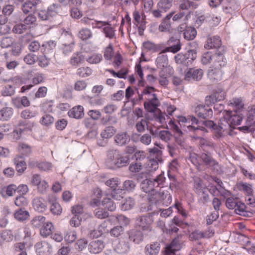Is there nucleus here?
I'll return each mask as SVG.
<instances>
[{
    "mask_svg": "<svg viewBox=\"0 0 255 255\" xmlns=\"http://www.w3.org/2000/svg\"><path fill=\"white\" fill-rule=\"evenodd\" d=\"M167 44L169 46L162 50V52H171L175 53L179 51L181 49V44L179 39L171 37L167 41Z\"/></svg>",
    "mask_w": 255,
    "mask_h": 255,
    "instance_id": "f8f14e48",
    "label": "nucleus"
},
{
    "mask_svg": "<svg viewBox=\"0 0 255 255\" xmlns=\"http://www.w3.org/2000/svg\"><path fill=\"white\" fill-rule=\"evenodd\" d=\"M17 186L14 184H10L2 189V195L4 197L12 196L16 192Z\"/></svg>",
    "mask_w": 255,
    "mask_h": 255,
    "instance_id": "37998d69",
    "label": "nucleus"
},
{
    "mask_svg": "<svg viewBox=\"0 0 255 255\" xmlns=\"http://www.w3.org/2000/svg\"><path fill=\"white\" fill-rule=\"evenodd\" d=\"M129 246L125 242H119L115 247L114 250L121 255L127 253L129 250Z\"/></svg>",
    "mask_w": 255,
    "mask_h": 255,
    "instance_id": "4c0bfd02",
    "label": "nucleus"
},
{
    "mask_svg": "<svg viewBox=\"0 0 255 255\" xmlns=\"http://www.w3.org/2000/svg\"><path fill=\"white\" fill-rule=\"evenodd\" d=\"M152 135L149 133H144L140 136L139 141L143 145H149L152 141Z\"/></svg>",
    "mask_w": 255,
    "mask_h": 255,
    "instance_id": "0e129e2a",
    "label": "nucleus"
},
{
    "mask_svg": "<svg viewBox=\"0 0 255 255\" xmlns=\"http://www.w3.org/2000/svg\"><path fill=\"white\" fill-rule=\"evenodd\" d=\"M238 200L237 198L233 197H228L226 199V206L229 209H234L236 208Z\"/></svg>",
    "mask_w": 255,
    "mask_h": 255,
    "instance_id": "338daca9",
    "label": "nucleus"
},
{
    "mask_svg": "<svg viewBox=\"0 0 255 255\" xmlns=\"http://www.w3.org/2000/svg\"><path fill=\"white\" fill-rule=\"evenodd\" d=\"M105 247L104 242L99 240L92 241L89 245V250L93 254H98L101 252Z\"/></svg>",
    "mask_w": 255,
    "mask_h": 255,
    "instance_id": "5701e85b",
    "label": "nucleus"
},
{
    "mask_svg": "<svg viewBox=\"0 0 255 255\" xmlns=\"http://www.w3.org/2000/svg\"><path fill=\"white\" fill-rule=\"evenodd\" d=\"M14 163L16 166V170L17 172L21 174L26 169V164L22 157L19 156L14 159Z\"/></svg>",
    "mask_w": 255,
    "mask_h": 255,
    "instance_id": "2f4dec72",
    "label": "nucleus"
},
{
    "mask_svg": "<svg viewBox=\"0 0 255 255\" xmlns=\"http://www.w3.org/2000/svg\"><path fill=\"white\" fill-rule=\"evenodd\" d=\"M181 248V246L179 238H175L165 248L163 255H175V252L180 250Z\"/></svg>",
    "mask_w": 255,
    "mask_h": 255,
    "instance_id": "4468645a",
    "label": "nucleus"
},
{
    "mask_svg": "<svg viewBox=\"0 0 255 255\" xmlns=\"http://www.w3.org/2000/svg\"><path fill=\"white\" fill-rule=\"evenodd\" d=\"M172 1L173 0H160L157 3V6L165 12L171 7Z\"/></svg>",
    "mask_w": 255,
    "mask_h": 255,
    "instance_id": "de8ad7c7",
    "label": "nucleus"
},
{
    "mask_svg": "<svg viewBox=\"0 0 255 255\" xmlns=\"http://www.w3.org/2000/svg\"><path fill=\"white\" fill-rule=\"evenodd\" d=\"M68 115L71 118L76 119H81L84 116V108L80 105L75 106L68 112Z\"/></svg>",
    "mask_w": 255,
    "mask_h": 255,
    "instance_id": "b1692460",
    "label": "nucleus"
},
{
    "mask_svg": "<svg viewBox=\"0 0 255 255\" xmlns=\"http://www.w3.org/2000/svg\"><path fill=\"white\" fill-rule=\"evenodd\" d=\"M197 35V31L194 27L189 26L187 27L184 30V36L185 39L188 40L194 39Z\"/></svg>",
    "mask_w": 255,
    "mask_h": 255,
    "instance_id": "79ce46f5",
    "label": "nucleus"
},
{
    "mask_svg": "<svg viewBox=\"0 0 255 255\" xmlns=\"http://www.w3.org/2000/svg\"><path fill=\"white\" fill-rule=\"evenodd\" d=\"M160 205L168 206L172 201L171 195L167 191H160Z\"/></svg>",
    "mask_w": 255,
    "mask_h": 255,
    "instance_id": "ea45409f",
    "label": "nucleus"
},
{
    "mask_svg": "<svg viewBox=\"0 0 255 255\" xmlns=\"http://www.w3.org/2000/svg\"><path fill=\"white\" fill-rule=\"evenodd\" d=\"M174 13V12H170L162 20L161 22L158 27V30L160 32H170L171 29L170 19Z\"/></svg>",
    "mask_w": 255,
    "mask_h": 255,
    "instance_id": "dca6fc26",
    "label": "nucleus"
},
{
    "mask_svg": "<svg viewBox=\"0 0 255 255\" xmlns=\"http://www.w3.org/2000/svg\"><path fill=\"white\" fill-rule=\"evenodd\" d=\"M160 249V244L155 242L146 246L145 253L146 255H156L159 253Z\"/></svg>",
    "mask_w": 255,
    "mask_h": 255,
    "instance_id": "cd10ccee",
    "label": "nucleus"
},
{
    "mask_svg": "<svg viewBox=\"0 0 255 255\" xmlns=\"http://www.w3.org/2000/svg\"><path fill=\"white\" fill-rule=\"evenodd\" d=\"M129 163L128 156L124 155L118 149L110 148L107 152V164L112 167H122L127 166Z\"/></svg>",
    "mask_w": 255,
    "mask_h": 255,
    "instance_id": "f03ea898",
    "label": "nucleus"
},
{
    "mask_svg": "<svg viewBox=\"0 0 255 255\" xmlns=\"http://www.w3.org/2000/svg\"><path fill=\"white\" fill-rule=\"evenodd\" d=\"M221 40L219 36H214L207 39L204 47L206 49L221 48Z\"/></svg>",
    "mask_w": 255,
    "mask_h": 255,
    "instance_id": "412c9836",
    "label": "nucleus"
},
{
    "mask_svg": "<svg viewBox=\"0 0 255 255\" xmlns=\"http://www.w3.org/2000/svg\"><path fill=\"white\" fill-rule=\"evenodd\" d=\"M54 229V226L51 222H47L42 225L40 230V235L43 237H47L50 235Z\"/></svg>",
    "mask_w": 255,
    "mask_h": 255,
    "instance_id": "473e14b6",
    "label": "nucleus"
},
{
    "mask_svg": "<svg viewBox=\"0 0 255 255\" xmlns=\"http://www.w3.org/2000/svg\"><path fill=\"white\" fill-rule=\"evenodd\" d=\"M199 144L201 148L206 153H210L215 150V144L211 141L199 137Z\"/></svg>",
    "mask_w": 255,
    "mask_h": 255,
    "instance_id": "4be33fe9",
    "label": "nucleus"
},
{
    "mask_svg": "<svg viewBox=\"0 0 255 255\" xmlns=\"http://www.w3.org/2000/svg\"><path fill=\"white\" fill-rule=\"evenodd\" d=\"M102 59V54L95 53L87 58L86 60L91 64H98L101 61Z\"/></svg>",
    "mask_w": 255,
    "mask_h": 255,
    "instance_id": "69168bd1",
    "label": "nucleus"
},
{
    "mask_svg": "<svg viewBox=\"0 0 255 255\" xmlns=\"http://www.w3.org/2000/svg\"><path fill=\"white\" fill-rule=\"evenodd\" d=\"M225 96V92L221 89H218L214 92L212 95L209 97H207L206 98L208 99L211 103H214L224 100Z\"/></svg>",
    "mask_w": 255,
    "mask_h": 255,
    "instance_id": "c85d7f7f",
    "label": "nucleus"
},
{
    "mask_svg": "<svg viewBox=\"0 0 255 255\" xmlns=\"http://www.w3.org/2000/svg\"><path fill=\"white\" fill-rule=\"evenodd\" d=\"M110 220L113 221L114 222L118 221L120 224L123 226L128 225L130 222L128 218L122 215H119L118 216H111L108 221Z\"/></svg>",
    "mask_w": 255,
    "mask_h": 255,
    "instance_id": "c03bdc74",
    "label": "nucleus"
},
{
    "mask_svg": "<svg viewBox=\"0 0 255 255\" xmlns=\"http://www.w3.org/2000/svg\"><path fill=\"white\" fill-rule=\"evenodd\" d=\"M136 187L135 182L132 180H127L125 181L123 184V190L131 192L133 191Z\"/></svg>",
    "mask_w": 255,
    "mask_h": 255,
    "instance_id": "603ef678",
    "label": "nucleus"
},
{
    "mask_svg": "<svg viewBox=\"0 0 255 255\" xmlns=\"http://www.w3.org/2000/svg\"><path fill=\"white\" fill-rule=\"evenodd\" d=\"M159 75L161 76H166L169 77L171 76L174 72L173 69L172 67L167 65L166 67L161 68Z\"/></svg>",
    "mask_w": 255,
    "mask_h": 255,
    "instance_id": "052dcab7",
    "label": "nucleus"
},
{
    "mask_svg": "<svg viewBox=\"0 0 255 255\" xmlns=\"http://www.w3.org/2000/svg\"><path fill=\"white\" fill-rule=\"evenodd\" d=\"M160 102L157 98L146 100L144 103V109L150 113H153L158 110Z\"/></svg>",
    "mask_w": 255,
    "mask_h": 255,
    "instance_id": "aec40b11",
    "label": "nucleus"
},
{
    "mask_svg": "<svg viewBox=\"0 0 255 255\" xmlns=\"http://www.w3.org/2000/svg\"><path fill=\"white\" fill-rule=\"evenodd\" d=\"M48 202L51 204L50 210L55 215H59L61 214L62 209L60 205L55 200L54 198H47Z\"/></svg>",
    "mask_w": 255,
    "mask_h": 255,
    "instance_id": "393cba45",
    "label": "nucleus"
},
{
    "mask_svg": "<svg viewBox=\"0 0 255 255\" xmlns=\"http://www.w3.org/2000/svg\"><path fill=\"white\" fill-rule=\"evenodd\" d=\"M180 10H190L195 9L197 5L189 0H175Z\"/></svg>",
    "mask_w": 255,
    "mask_h": 255,
    "instance_id": "a878e982",
    "label": "nucleus"
},
{
    "mask_svg": "<svg viewBox=\"0 0 255 255\" xmlns=\"http://www.w3.org/2000/svg\"><path fill=\"white\" fill-rule=\"evenodd\" d=\"M116 132V129L113 126L107 127L101 133L102 138L108 139L112 137Z\"/></svg>",
    "mask_w": 255,
    "mask_h": 255,
    "instance_id": "a19ab883",
    "label": "nucleus"
},
{
    "mask_svg": "<svg viewBox=\"0 0 255 255\" xmlns=\"http://www.w3.org/2000/svg\"><path fill=\"white\" fill-rule=\"evenodd\" d=\"M223 114L218 126L215 128V136L217 138L223 137V132L225 131H229V134L231 135L233 129L235 128L236 126L240 125L243 119L242 115L233 114L232 111H226Z\"/></svg>",
    "mask_w": 255,
    "mask_h": 255,
    "instance_id": "f257e3e1",
    "label": "nucleus"
},
{
    "mask_svg": "<svg viewBox=\"0 0 255 255\" xmlns=\"http://www.w3.org/2000/svg\"><path fill=\"white\" fill-rule=\"evenodd\" d=\"M92 36V32L91 31L90 29L87 28H82L79 32L78 33V37L84 40H87L90 38H91Z\"/></svg>",
    "mask_w": 255,
    "mask_h": 255,
    "instance_id": "864d4df0",
    "label": "nucleus"
},
{
    "mask_svg": "<svg viewBox=\"0 0 255 255\" xmlns=\"http://www.w3.org/2000/svg\"><path fill=\"white\" fill-rule=\"evenodd\" d=\"M46 218L43 216H36L31 221V224L33 227L39 228L45 222Z\"/></svg>",
    "mask_w": 255,
    "mask_h": 255,
    "instance_id": "8fccbe9b",
    "label": "nucleus"
},
{
    "mask_svg": "<svg viewBox=\"0 0 255 255\" xmlns=\"http://www.w3.org/2000/svg\"><path fill=\"white\" fill-rule=\"evenodd\" d=\"M27 29V26L23 23H18L15 24L13 28L12 32L16 34H22Z\"/></svg>",
    "mask_w": 255,
    "mask_h": 255,
    "instance_id": "e2e57ef3",
    "label": "nucleus"
},
{
    "mask_svg": "<svg viewBox=\"0 0 255 255\" xmlns=\"http://www.w3.org/2000/svg\"><path fill=\"white\" fill-rule=\"evenodd\" d=\"M238 187L240 191H244L246 194L250 195L253 193V188L251 184L240 182L238 184Z\"/></svg>",
    "mask_w": 255,
    "mask_h": 255,
    "instance_id": "3c124183",
    "label": "nucleus"
},
{
    "mask_svg": "<svg viewBox=\"0 0 255 255\" xmlns=\"http://www.w3.org/2000/svg\"><path fill=\"white\" fill-rule=\"evenodd\" d=\"M214 54H212L211 52H207L204 53L201 57V61L203 64L207 65L212 64L213 65Z\"/></svg>",
    "mask_w": 255,
    "mask_h": 255,
    "instance_id": "49530a36",
    "label": "nucleus"
},
{
    "mask_svg": "<svg viewBox=\"0 0 255 255\" xmlns=\"http://www.w3.org/2000/svg\"><path fill=\"white\" fill-rule=\"evenodd\" d=\"M102 204L105 208L110 211H114L116 209V205L110 198H105L102 201Z\"/></svg>",
    "mask_w": 255,
    "mask_h": 255,
    "instance_id": "bf43d9fd",
    "label": "nucleus"
},
{
    "mask_svg": "<svg viewBox=\"0 0 255 255\" xmlns=\"http://www.w3.org/2000/svg\"><path fill=\"white\" fill-rule=\"evenodd\" d=\"M13 110L11 107H5L0 110V121H7L11 118Z\"/></svg>",
    "mask_w": 255,
    "mask_h": 255,
    "instance_id": "c756f323",
    "label": "nucleus"
},
{
    "mask_svg": "<svg viewBox=\"0 0 255 255\" xmlns=\"http://www.w3.org/2000/svg\"><path fill=\"white\" fill-rule=\"evenodd\" d=\"M165 181L164 175L162 173L156 176L154 179H145L140 184L142 191L149 193L154 190V188L162 185Z\"/></svg>",
    "mask_w": 255,
    "mask_h": 255,
    "instance_id": "7ed1b4c3",
    "label": "nucleus"
},
{
    "mask_svg": "<svg viewBox=\"0 0 255 255\" xmlns=\"http://www.w3.org/2000/svg\"><path fill=\"white\" fill-rule=\"evenodd\" d=\"M31 183L37 186L38 192L41 194H45L49 187L48 183L38 174L33 175Z\"/></svg>",
    "mask_w": 255,
    "mask_h": 255,
    "instance_id": "6e6552de",
    "label": "nucleus"
},
{
    "mask_svg": "<svg viewBox=\"0 0 255 255\" xmlns=\"http://www.w3.org/2000/svg\"><path fill=\"white\" fill-rule=\"evenodd\" d=\"M194 190L203 203H204L209 201V196L206 185L201 179L196 177L194 179Z\"/></svg>",
    "mask_w": 255,
    "mask_h": 255,
    "instance_id": "20e7f679",
    "label": "nucleus"
},
{
    "mask_svg": "<svg viewBox=\"0 0 255 255\" xmlns=\"http://www.w3.org/2000/svg\"><path fill=\"white\" fill-rule=\"evenodd\" d=\"M129 239L135 244H139L143 241V235L141 229L135 228L130 230L128 232Z\"/></svg>",
    "mask_w": 255,
    "mask_h": 255,
    "instance_id": "a211bd4d",
    "label": "nucleus"
},
{
    "mask_svg": "<svg viewBox=\"0 0 255 255\" xmlns=\"http://www.w3.org/2000/svg\"><path fill=\"white\" fill-rule=\"evenodd\" d=\"M153 113V117L155 121L160 124L165 123V116H166L165 114L162 113L159 109H158Z\"/></svg>",
    "mask_w": 255,
    "mask_h": 255,
    "instance_id": "680f3d73",
    "label": "nucleus"
},
{
    "mask_svg": "<svg viewBox=\"0 0 255 255\" xmlns=\"http://www.w3.org/2000/svg\"><path fill=\"white\" fill-rule=\"evenodd\" d=\"M223 72L221 69L213 68L208 72V78L212 82H218L222 79Z\"/></svg>",
    "mask_w": 255,
    "mask_h": 255,
    "instance_id": "f3484780",
    "label": "nucleus"
},
{
    "mask_svg": "<svg viewBox=\"0 0 255 255\" xmlns=\"http://www.w3.org/2000/svg\"><path fill=\"white\" fill-rule=\"evenodd\" d=\"M114 139L115 144L119 146L126 145L130 141L129 136L127 132L118 133L115 135Z\"/></svg>",
    "mask_w": 255,
    "mask_h": 255,
    "instance_id": "ddd939ff",
    "label": "nucleus"
},
{
    "mask_svg": "<svg viewBox=\"0 0 255 255\" xmlns=\"http://www.w3.org/2000/svg\"><path fill=\"white\" fill-rule=\"evenodd\" d=\"M188 120L192 122V124H195L198 125V126L197 127L192 126H188L187 127L190 130H193V131H195V130H197L198 129H200L203 131H204L205 130V128L201 126L202 121H199L197 119V118L196 117H195L193 116H189Z\"/></svg>",
    "mask_w": 255,
    "mask_h": 255,
    "instance_id": "58836bf2",
    "label": "nucleus"
},
{
    "mask_svg": "<svg viewBox=\"0 0 255 255\" xmlns=\"http://www.w3.org/2000/svg\"><path fill=\"white\" fill-rule=\"evenodd\" d=\"M29 217V213L23 208H20L14 213V217L18 221L26 220Z\"/></svg>",
    "mask_w": 255,
    "mask_h": 255,
    "instance_id": "09e8293b",
    "label": "nucleus"
},
{
    "mask_svg": "<svg viewBox=\"0 0 255 255\" xmlns=\"http://www.w3.org/2000/svg\"><path fill=\"white\" fill-rule=\"evenodd\" d=\"M92 70L88 67L79 68L77 70V74L81 77H87L92 74Z\"/></svg>",
    "mask_w": 255,
    "mask_h": 255,
    "instance_id": "6e6d98bb",
    "label": "nucleus"
},
{
    "mask_svg": "<svg viewBox=\"0 0 255 255\" xmlns=\"http://www.w3.org/2000/svg\"><path fill=\"white\" fill-rule=\"evenodd\" d=\"M135 205V200L131 197H128L123 200L121 208L122 210L128 211L132 209Z\"/></svg>",
    "mask_w": 255,
    "mask_h": 255,
    "instance_id": "7c9ffc66",
    "label": "nucleus"
},
{
    "mask_svg": "<svg viewBox=\"0 0 255 255\" xmlns=\"http://www.w3.org/2000/svg\"><path fill=\"white\" fill-rule=\"evenodd\" d=\"M155 89L153 87H146L142 91V94L145 95L146 100H148L154 98H157L156 95L154 93Z\"/></svg>",
    "mask_w": 255,
    "mask_h": 255,
    "instance_id": "a18cd8bd",
    "label": "nucleus"
},
{
    "mask_svg": "<svg viewBox=\"0 0 255 255\" xmlns=\"http://www.w3.org/2000/svg\"><path fill=\"white\" fill-rule=\"evenodd\" d=\"M121 184V180L118 177H113L107 180L105 182V184L112 189L111 193L112 197L117 200H120L123 197L122 194L119 193H122V189H117V187Z\"/></svg>",
    "mask_w": 255,
    "mask_h": 255,
    "instance_id": "39448f33",
    "label": "nucleus"
},
{
    "mask_svg": "<svg viewBox=\"0 0 255 255\" xmlns=\"http://www.w3.org/2000/svg\"><path fill=\"white\" fill-rule=\"evenodd\" d=\"M150 134L153 138L159 139L166 143H168L172 138V134L167 130H161L159 128L149 129Z\"/></svg>",
    "mask_w": 255,
    "mask_h": 255,
    "instance_id": "423d86ee",
    "label": "nucleus"
},
{
    "mask_svg": "<svg viewBox=\"0 0 255 255\" xmlns=\"http://www.w3.org/2000/svg\"><path fill=\"white\" fill-rule=\"evenodd\" d=\"M18 150L19 152L23 155H27L31 153L30 146L24 143H20L18 145Z\"/></svg>",
    "mask_w": 255,
    "mask_h": 255,
    "instance_id": "5fc2aeb1",
    "label": "nucleus"
},
{
    "mask_svg": "<svg viewBox=\"0 0 255 255\" xmlns=\"http://www.w3.org/2000/svg\"><path fill=\"white\" fill-rule=\"evenodd\" d=\"M199 158L203 162V164L208 167L215 166L218 164V162L207 153L201 154Z\"/></svg>",
    "mask_w": 255,
    "mask_h": 255,
    "instance_id": "bb28decb",
    "label": "nucleus"
},
{
    "mask_svg": "<svg viewBox=\"0 0 255 255\" xmlns=\"http://www.w3.org/2000/svg\"><path fill=\"white\" fill-rule=\"evenodd\" d=\"M203 76V71L201 69H190L185 75V79L187 81L194 80H200Z\"/></svg>",
    "mask_w": 255,
    "mask_h": 255,
    "instance_id": "2eb2a0df",
    "label": "nucleus"
},
{
    "mask_svg": "<svg viewBox=\"0 0 255 255\" xmlns=\"http://www.w3.org/2000/svg\"><path fill=\"white\" fill-rule=\"evenodd\" d=\"M33 207L38 212H45L47 208L46 201L42 197H36L32 201Z\"/></svg>",
    "mask_w": 255,
    "mask_h": 255,
    "instance_id": "6ab92c4d",
    "label": "nucleus"
},
{
    "mask_svg": "<svg viewBox=\"0 0 255 255\" xmlns=\"http://www.w3.org/2000/svg\"><path fill=\"white\" fill-rule=\"evenodd\" d=\"M14 39L11 37H3L0 41L2 48H8L14 43Z\"/></svg>",
    "mask_w": 255,
    "mask_h": 255,
    "instance_id": "13d9d810",
    "label": "nucleus"
},
{
    "mask_svg": "<svg viewBox=\"0 0 255 255\" xmlns=\"http://www.w3.org/2000/svg\"><path fill=\"white\" fill-rule=\"evenodd\" d=\"M148 200L151 204L160 205V192L153 190L148 194Z\"/></svg>",
    "mask_w": 255,
    "mask_h": 255,
    "instance_id": "f704fd0d",
    "label": "nucleus"
},
{
    "mask_svg": "<svg viewBox=\"0 0 255 255\" xmlns=\"http://www.w3.org/2000/svg\"><path fill=\"white\" fill-rule=\"evenodd\" d=\"M85 59V57L82 53H76L72 56L70 63L73 66H78L79 64L83 63Z\"/></svg>",
    "mask_w": 255,
    "mask_h": 255,
    "instance_id": "e433bc0d",
    "label": "nucleus"
},
{
    "mask_svg": "<svg viewBox=\"0 0 255 255\" xmlns=\"http://www.w3.org/2000/svg\"><path fill=\"white\" fill-rule=\"evenodd\" d=\"M165 52H162V50L159 53L156 59V63L157 66L159 68H162L163 67H166L168 65V60L167 56L166 55H164L163 53Z\"/></svg>",
    "mask_w": 255,
    "mask_h": 255,
    "instance_id": "c9c22d12",
    "label": "nucleus"
},
{
    "mask_svg": "<svg viewBox=\"0 0 255 255\" xmlns=\"http://www.w3.org/2000/svg\"><path fill=\"white\" fill-rule=\"evenodd\" d=\"M148 124L147 121L144 119H142L137 122L135 125L136 130L139 132H143L145 131L146 128H147Z\"/></svg>",
    "mask_w": 255,
    "mask_h": 255,
    "instance_id": "4d7b16f0",
    "label": "nucleus"
},
{
    "mask_svg": "<svg viewBox=\"0 0 255 255\" xmlns=\"http://www.w3.org/2000/svg\"><path fill=\"white\" fill-rule=\"evenodd\" d=\"M196 115L201 119L211 118L213 116L212 109L208 106L199 105L195 109Z\"/></svg>",
    "mask_w": 255,
    "mask_h": 255,
    "instance_id": "9b49d317",
    "label": "nucleus"
},
{
    "mask_svg": "<svg viewBox=\"0 0 255 255\" xmlns=\"http://www.w3.org/2000/svg\"><path fill=\"white\" fill-rule=\"evenodd\" d=\"M153 222L152 217L150 215H145L136 218V224L138 228L144 231L150 230V226Z\"/></svg>",
    "mask_w": 255,
    "mask_h": 255,
    "instance_id": "1a4fd4ad",
    "label": "nucleus"
},
{
    "mask_svg": "<svg viewBox=\"0 0 255 255\" xmlns=\"http://www.w3.org/2000/svg\"><path fill=\"white\" fill-rule=\"evenodd\" d=\"M64 238L66 242L72 243L76 239L77 234L74 231L68 230L66 232Z\"/></svg>",
    "mask_w": 255,
    "mask_h": 255,
    "instance_id": "774afa93",
    "label": "nucleus"
},
{
    "mask_svg": "<svg viewBox=\"0 0 255 255\" xmlns=\"http://www.w3.org/2000/svg\"><path fill=\"white\" fill-rule=\"evenodd\" d=\"M246 209V205L238 201L236 208H235V211L237 214L240 215L244 217H250L252 213L250 212L247 211Z\"/></svg>",
    "mask_w": 255,
    "mask_h": 255,
    "instance_id": "72a5a7b5",
    "label": "nucleus"
},
{
    "mask_svg": "<svg viewBox=\"0 0 255 255\" xmlns=\"http://www.w3.org/2000/svg\"><path fill=\"white\" fill-rule=\"evenodd\" d=\"M225 48L222 47L219 49L217 52L214 53V57L212 65L213 68H218L221 69L225 67L227 64V59L224 56Z\"/></svg>",
    "mask_w": 255,
    "mask_h": 255,
    "instance_id": "0eeeda50",
    "label": "nucleus"
},
{
    "mask_svg": "<svg viewBox=\"0 0 255 255\" xmlns=\"http://www.w3.org/2000/svg\"><path fill=\"white\" fill-rule=\"evenodd\" d=\"M35 248L39 255H50L52 253V246L45 241L37 243Z\"/></svg>",
    "mask_w": 255,
    "mask_h": 255,
    "instance_id": "9d476101",
    "label": "nucleus"
}]
</instances>
